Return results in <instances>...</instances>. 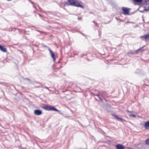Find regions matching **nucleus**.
I'll return each mask as SVG.
<instances>
[{
	"mask_svg": "<svg viewBox=\"0 0 149 149\" xmlns=\"http://www.w3.org/2000/svg\"><path fill=\"white\" fill-rule=\"evenodd\" d=\"M94 96H95V99L97 100H99L102 102L103 101V98L105 99L104 97L106 96V93L104 91L100 92L98 94L94 95Z\"/></svg>",
	"mask_w": 149,
	"mask_h": 149,
	"instance_id": "obj_1",
	"label": "nucleus"
},
{
	"mask_svg": "<svg viewBox=\"0 0 149 149\" xmlns=\"http://www.w3.org/2000/svg\"><path fill=\"white\" fill-rule=\"evenodd\" d=\"M68 3L67 4L68 5L79 7L83 8H84V6L80 4L77 0H68Z\"/></svg>",
	"mask_w": 149,
	"mask_h": 149,
	"instance_id": "obj_2",
	"label": "nucleus"
},
{
	"mask_svg": "<svg viewBox=\"0 0 149 149\" xmlns=\"http://www.w3.org/2000/svg\"><path fill=\"white\" fill-rule=\"evenodd\" d=\"M134 1V3H136H136H142V4H141V5H145L149 4V2L148 3V2H149V0H133Z\"/></svg>",
	"mask_w": 149,
	"mask_h": 149,
	"instance_id": "obj_3",
	"label": "nucleus"
},
{
	"mask_svg": "<svg viewBox=\"0 0 149 149\" xmlns=\"http://www.w3.org/2000/svg\"><path fill=\"white\" fill-rule=\"evenodd\" d=\"M42 108L46 110L57 111V109L54 107L52 106H46L42 107Z\"/></svg>",
	"mask_w": 149,
	"mask_h": 149,
	"instance_id": "obj_4",
	"label": "nucleus"
},
{
	"mask_svg": "<svg viewBox=\"0 0 149 149\" xmlns=\"http://www.w3.org/2000/svg\"><path fill=\"white\" fill-rule=\"evenodd\" d=\"M122 9L123 10V13L124 15H129V9L127 8L123 7Z\"/></svg>",
	"mask_w": 149,
	"mask_h": 149,
	"instance_id": "obj_5",
	"label": "nucleus"
},
{
	"mask_svg": "<svg viewBox=\"0 0 149 149\" xmlns=\"http://www.w3.org/2000/svg\"><path fill=\"white\" fill-rule=\"evenodd\" d=\"M47 47L48 48V49L50 53L51 54V56L53 58V60L55 61V55L54 53L49 48V47Z\"/></svg>",
	"mask_w": 149,
	"mask_h": 149,
	"instance_id": "obj_6",
	"label": "nucleus"
},
{
	"mask_svg": "<svg viewBox=\"0 0 149 149\" xmlns=\"http://www.w3.org/2000/svg\"><path fill=\"white\" fill-rule=\"evenodd\" d=\"M0 50L2 52H7L6 48L3 46L0 45Z\"/></svg>",
	"mask_w": 149,
	"mask_h": 149,
	"instance_id": "obj_7",
	"label": "nucleus"
},
{
	"mask_svg": "<svg viewBox=\"0 0 149 149\" xmlns=\"http://www.w3.org/2000/svg\"><path fill=\"white\" fill-rule=\"evenodd\" d=\"M140 38L142 39L146 40L149 38V34H146L144 36H142L140 37Z\"/></svg>",
	"mask_w": 149,
	"mask_h": 149,
	"instance_id": "obj_8",
	"label": "nucleus"
},
{
	"mask_svg": "<svg viewBox=\"0 0 149 149\" xmlns=\"http://www.w3.org/2000/svg\"><path fill=\"white\" fill-rule=\"evenodd\" d=\"M116 147V149H125L124 146L122 144H118Z\"/></svg>",
	"mask_w": 149,
	"mask_h": 149,
	"instance_id": "obj_9",
	"label": "nucleus"
},
{
	"mask_svg": "<svg viewBox=\"0 0 149 149\" xmlns=\"http://www.w3.org/2000/svg\"><path fill=\"white\" fill-rule=\"evenodd\" d=\"M144 46H144L143 47H141L139 48L138 49L136 50L135 51L134 53L136 54H137L138 53V52L140 51L141 52H143L144 51V50L143 49V48Z\"/></svg>",
	"mask_w": 149,
	"mask_h": 149,
	"instance_id": "obj_10",
	"label": "nucleus"
},
{
	"mask_svg": "<svg viewBox=\"0 0 149 149\" xmlns=\"http://www.w3.org/2000/svg\"><path fill=\"white\" fill-rule=\"evenodd\" d=\"M113 116L114 118L118 120L121 121L123 120V119L122 118L118 117L117 115L114 114L113 115Z\"/></svg>",
	"mask_w": 149,
	"mask_h": 149,
	"instance_id": "obj_11",
	"label": "nucleus"
},
{
	"mask_svg": "<svg viewBox=\"0 0 149 149\" xmlns=\"http://www.w3.org/2000/svg\"><path fill=\"white\" fill-rule=\"evenodd\" d=\"M144 127L146 129H147L149 127V121L145 123Z\"/></svg>",
	"mask_w": 149,
	"mask_h": 149,
	"instance_id": "obj_12",
	"label": "nucleus"
},
{
	"mask_svg": "<svg viewBox=\"0 0 149 149\" xmlns=\"http://www.w3.org/2000/svg\"><path fill=\"white\" fill-rule=\"evenodd\" d=\"M149 11V6L148 7V9H146V8H145L143 10H139V11L141 13H143L144 11Z\"/></svg>",
	"mask_w": 149,
	"mask_h": 149,
	"instance_id": "obj_13",
	"label": "nucleus"
},
{
	"mask_svg": "<svg viewBox=\"0 0 149 149\" xmlns=\"http://www.w3.org/2000/svg\"><path fill=\"white\" fill-rule=\"evenodd\" d=\"M130 117V118H136V116L135 115L133 114H130L129 115Z\"/></svg>",
	"mask_w": 149,
	"mask_h": 149,
	"instance_id": "obj_14",
	"label": "nucleus"
},
{
	"mask_svg": "<svg viewBox=\"0 0 149 149\" xmlns=\"http://www.w3.org/2000/svg\"><path fill=\"white\" fill-rule=\"evenodd\" d=\"M56 111L58 112L59 114H61L63 116V115H64L63 113V112H62V111H61L58 110V109H57V111Z\"/></svg>",
	"mask_w": 149,
	"mask_h": 149,
	"instance_id": "obj_15",
	"label": "nucleus"
},
{
	"mask_svg": "<svg viewBox=\"0 0 149 149\" xmlns=\"http://www.w3.org/2000/svg\"><path fill=\"white\" fill-rule=\"evenodd\" d=\"M42 113V111L39 110L38 109V115H40Z\"/></svg>",
	"mask_w": 149,
	"mask_h": 149,
	"instance_id": "obj_16",
	"label": "nucleus"
},
{
	"mask_svg": "<svg viewBox=\"0 0 149 149\" xmlns=\"http://www.w3.org/2000/svg\"><path fill=\"white\" fill-rule=\"evenodd\" d=\"M146 142L147 144L149 145V139H147L146 140Z\"/></svg>",
	"mask_w": 149,
	"mask_h": 149,
	"instance_id": "obj_17",
	"label": "nucleus"
},
{
	"mask_svg": "<svg viewBox=\"0 0 149 149\" xmlns=\"http://www.w3.org/2000/svg\"><path fill=\"white\" fill-rule=\"evenodd\" d=\"M146 142L147 144L149 145V139H147L146 140Z\"/></svg>",
	"mask_w": 149,
	"mask_h": 149,
	"instance_id": "obj_18",
	"label": "nucleus"
},
{
	"mask_svg": "<svg viewBox=\"0 0 149 149\" xmlns=\"http://www.w3.org/2000/svg\"><path fill=\"white\" fill-rule=\"evenodd\" d=\"M34 113L36 115H37V109H36L34 111Z\"/></svg>",
	"mask_w": 149,
	"mask_h": 149,
	"instance_id": "obj_19",
	"label": "nucleus"
},
{
	"mask_svg": "<svg viewBox=\"0 0 149 149\" xmlns=\"http://www.w3.org/2000/svg\"><path fill=\"white\" fill-rule=\"evenodd\" d=\"M0 84L4 86H6V84L3 82H0Z\"/></svg>",
	"mask_w": 149,
	"mask_h": 149,
	"instance_id": "obj_20",
	"label": "nucleus"
},
{
	"mask_svg": "<svg viewBox=\"0 0 149 149\" xmlns=\"http://www.w3.org/2000/svg\"><path fill=\"white\" fill-rule=\"evenodd\" d=\"M13 28H10L8 29V31H13Z\"/></svg>",
	"mask_w": 149,
	"mask_h": 149,
	"instance_id": "obj_21",
	"label": "nucleus"
},
{
	"mask_svg": "<svg viewBox=\"0 0 149 149\" xmlns=\"http://www.w3.org/2000/svg\"><path fill=\"white\" fill-rule=\"evenodd\" d=\"M24 80H27L28 81H29L30 80V79L28 78H24Z\"/></svg>",
	"mask_w": 149,
	"mask_h": 149,
	"instance_id": "obj_22",
	"label": "nucleus"
},
{
	"mask_svg": "<svg viewBox=\"0 0 149 149\" xmlns=\"http://www.w3.org/2000/svg\"><path fill=\"white\" fill-rule=\"evenodd\" d=\"M93 22L95 24H96V26H98V24L96 23L94 21H93Z\"/></svg>",
	"mask_w": 149,
	"mask_h": 149,
	"instance_id": "obj_23",
	"label": "nucleus"
},
{
	"mask_svg": "<svg viewBox=\"0 0 149 149\" xmlns=\"http://www.w3.org/2000/svg\"><path fill=\"white\" fill-rule=\"evenodd\" d=\"M28 1L31 3L33 4V3L31 0H28Z\"/></svg>",
	"mask_w": 149,
	"mask_h": 149,
	"instance_id": "obj_24",
	"label": "nucleus"
},
{
	"mask_svg": "<svg viewBox=\"0 0 149 149\" xmlns=\"http://www.w3.org/2000/svg\"><path fill=\"white\" fill-rule=\"evenodd\" d=\"M81 17H78V19L79 20H81Z\"/></svg>",
	"mask_w": 149,
	"mask_h": 149,
	"instance_id": "obj_25",
	"label": "nucleus"
},
{
	"mask_svg": "<svg viewBox=\"0 0 149 149\" xmlns=\"http://www.w3.org/2000/svg\"><path fill=\"white\" fill-rule=\"evenodd\" d=\"M127 112H128V113H130V112H131V111H129V110H127Z\"/></svg>",
	"mask_w": 149,
	"mask_h": 149,
	"instance_id": "obj_26",
	"label": "nucleus"
},
{
	"mask_svg": "<svg viewBox=\"0 0 149 149\" xmlns=\"http://www.w3.org/2000/svg\"><path fill=\"white\" fill-rule=\"evenodd\" d=\"M45 88L47 89H48L49 91H50V90L49 89V88H48L47 87H45Z\"/></svg>",
	"mask_w": 149,
	"mask_h": 149,
	"instance_id": "obj_27",
	"label": "nucleus"
},
{
	"mask_svg": "<svg viewBox=\"0 0 149 149\" xmlns=\"http://www.w3.org/2000/svg\"><path fill=\"white\" fill-rule=\"evenodd\" d=\"M61 67H62V66H61V67H60V68H57V69H58V70H59V69H61Z\"/></svg>",
	"mask_w": 149,
	"mask_h": 149,
	"instance_id": "obj_28",
	"label": "nucleus"
},
{
	"mask_svg": "<svg viewBox=\"0 0 149 149\" xmlns=\"http://www.w3.org/2000/svg\"><path fill=\"white\" fill-rule=\"evenodd\" d=\"M38 15L40 16H41V15H40V14H39Z\"/></svg>",
	"mask_w": 149,
	"mask_h": 149,
	"instance_id": "obj_29",
	"label": "nucleus"
},
{
	"mask_svg": "<svg viewBox=\"0 0 149 149\" xmlns=\"http://www.w3.org/2000/svg\"><path fill=\"white\" fill-rule=\"evenodd\" d=\"M139 69H138V70H137V71L136 72H136H137V71H139Z\"/></svg>",
	"mask_w": 149,
	"mask_h": 149,
	"instance_id": "obj_30",
	"label": "nucleus"
},
{
	"mask_svg": "<svg viewBox=\"0 0 149 149\" xmlns=\"http://www.w3.org/2000/svg\"><path fill=\"white\" fill-rule=\"evenodd\" d=\"M85 55V54H84V55H83V56H81V57H83V56Z\"/></svg>",
	"mask_w": 149,
	"mask_h": 149,
	"instance_id": "obj_31",
	"label": "nucleus"
},
{
	"mask_svg": "<svg viewBox=\"0 0 149 149\" xmlns=\"http://www.w3.org/2000/svg\"><path fill=\"white\" fill-rule=\"evenodd\" d=\"M38 32H40V31H38Z\"/></svg>",
	"mask_w": 149,
	"mask_h": 149,
	"instance_id": "obj_32",
	"label": "nucleus"
},
{
	"mask_svg": "<svg viewBox=\"0 0 149 149\" xmlns=\"http://www.w3.org/2000/svg\"><path fill=\"white\" fill-rule=\"evenodd\" d=\"M116 18L117 19H117V17H116Z\"/></svg>",
	"mask_w": 149,
	"mask_h": 149,
	"instance_id": "obj_33",
	"label": "nucleus"
}]
</instances>
